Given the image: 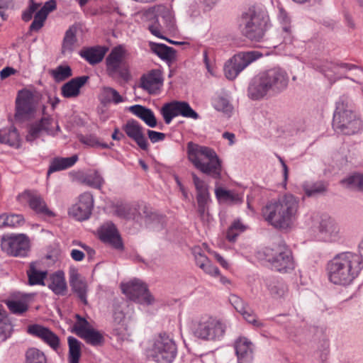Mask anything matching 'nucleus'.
<instances>
[{
  "label": "nucleus",
  "mask_w": 363,
  "mask_h": 363,
  "mask_svg": "<svg viewBox=\"0 0 363 363\" xmlns=\"http://www.w3.org/2000/svg\"><path fill=\"white\" fill-rule=\"evenodd\" d=\"M160 112L166 124H169L172 119L178 116L195 120L199 118V115L190 106L189 104L182 101H172L164 104Z\"/></svg>",
  "instance_id": "obj_15"
},
{
  "label": "nucleus",
  "mask_w": 363,
  "mask_h": 363,
  "mask_svg": "<svg viewBox=\"0 0 363 363\" xmlns=\"http://www.w3.org/2000/svg\"><path fill=\"white\" fill-rule=\"evenodd\" d=\"M47 17L48 16L44 11L40 10L37 11L34 16L33 22L30 25V30L38 31L43 26L44 22L45 21Z\"/></svg>",
  "instance_id": "obj_55"
},
{
  "label": "nucleus",
  "mask_w": 363,
  "mask_h": 363,
  "mask_svg": "<svg viewBox=\"0 0 363 363\" xmlns=\"http://www.w3.org/2000/svg\"><path fill=\"white\" fill-rule=\"evenodd\" d=\"M106 53V50L102 47H91L82 50L80 56L85 59L90 65H96L102 61Z\"/></svg>",
  "instance_id": "obj_36"
},
{
  "label": "nucleus",
  "mask_w": 363,
  "mask_h": 363,
  "mask_svg": "<svg viewBox=\"0 0 363 363\" xmlns=\"http://www.w3.org/2000/svg\"><path fill=\"white\" fill-rule=\"evenodd\" d=\"M123 130L128 138L132 139L143 150H147L148 148V142L143 133V128L135 120H128L126 123L123 125Z\"/></svg>",
  "instance_id": "obj_23"
},
{
  "label": "nucleus",
  "mask_w": 363,
  "mask_h": 363,
  "mask_svg": "<svg viewBox=\"0 0 363 363\" xmlns=\"http://www.w3.org/2000/svg\"><path fill=\"white\" fill-rule=\"evenodd\" d=\"M1 250L13 257H25L30 250V240L26 234L4 235L1 240Z\"/></svg>",
  "instance_id": "obj_12"
},
{
  "label": "nucleus",
  "mask_w": 363,
  "mask_h": 363,
  "mask_svg": "<svg viewBox=\"0 0 363 363\" xmlns=\"http://www.w3.org/2000/svg\"><path fill=\"white\" fill-rule=\"evenodd\" d=\"M303 189L308 196H313L318 194L324 192L326 189L325 186L322 182H316L313 184H305Z\"/></svg>",
  "instance_id": "obj_56"
},
{
  "label": "nucleus",
  "mask_w": 363,
  "mask_h": 363,
  "mask_svg": "<svg viewBox=\"0 0 363 363\" xmlns=\"http://www.w3.org/2000/svg\"><path fill=\"white\" fill-rule=\"evenodd\" d=\"M77 323L74 325V331L88 344L99 346L104 343V337L98 330L91 328L89 322L79 315H76Z\"/></svg>",
  "instance_id": "obj_16"
},
{
  "label": "nucleus",
  "mask_w": 363,
  "mask_h": 363,
  "mask_svg": "<svg viewBox=\"0 0 363 363\" xmlns=\"http://www.w3.org/2000/svg\"><path fill=\"white\" fill-rule=\"evenodd\" d=\"M25 363H48V359L43 351L30 347L25 353Z\"/></svg>",
  "instance_id": "obj_43"
},
{
  "label": "nucleus",
  "mask_w": 363,
  "mask_h": 363,
  "mask_svg": "<svg viewBox=\"0 0 363 363\" xmlns=\"http://www.w3.org/2000/svg\"><path fill=\"white\" fill-rule=\"evenodd\" d=\"M147 135L152 143H155L164 140L166 135L163 133L157 132L152 130H147Z\"/></svg>",
  "instance_id": "obj_63"
},
{
  "label": "nucleus",
  "mask_w": 363,
  "mask_h": 363,
  "mask_svg": "<svg viewBox=\"0 0 363 363\" xmlns=\"http://www.w3.org/2000/svg\"><path fill=\"white\" fill-rule=\"evenodd\" d=\"M326 270L328 272H360L363 270V258L359 253L342 252L328 262Z\"/></svg>",
  "instance_id": "obj_6"
},
{
  "label": "nucleus",
  "mask_w": 363,
  "mask_h": 363,
  "mask_svg": "<svg viewBox=\"0 0 363 363\" xmlns=\"http://www.w3.org/2000/svg\"><path fill=\"white\" fill-rule=\"evenodd\" d=\"M121 289L130 300L145 305H152L155 298L147 289V286L140 279H134L121 283Z\"/></svg>",
  "instance_id": "obj_11"
},
{
  "label": "nucleus",
  "mask_w": 363,
  "mask_h": 363,
  "mask_svg": "<svg viewBox=\"0 0 363 363\" xmlns=\"http://www.w3.org/2000/svg\"><path fill=\"white\" fill-rule=\"evenodd\" d=\"M193 253L195 257L196 265L205 271L206 269V267L208 266L210 262L208 257L201 252V250L199 247H194L193 249Z\"/></svg>",
  "instance_id": "obj_57"
},
{
  "label": "nucleus",
  "mask_w": 363,
  "mask_h": 363,
  "mask_svg": "<svg viewBox=\"0 0 363 363\" xmlns=\"http://www.w3.org/2000/svg\"><path fill=\"white\" fill-rule=\"evenodd\" d=\"M191 175L196 191V197L210 196L208 186L206 182L200 179L194 172H192Z\"/></svg>",
  "instance_id": "obj_51"
},
{
  "label": "nucleus",
  "mask_w": 363,
  "mask_h": 363,
  "mask_svg": "<svg viewBox=\"0 0 363 363\" xmlns=\"http://www.w3.org/2000/svg\"><path fill=\"white\" fill-rule=\"evenodd\" d=\"M268 290L272 298L278 299L285 296L287 292L286 285L279 281H273L267 285Z\"/></svg>",
  "instance_id": "obj_46"
},
{
  "label": "nucleus",
  "mask_w": 363,
  "mask_h": 363,
  "mask_svg": "<svg viewBox=\"0 0 363 363\" xmlns=\"http://www.w3.org/2000/svg\"><path fill=\"white\" fill-rule=\"evenodd\" d=\"M303 221L306 226H311L314 240L327 244H338L344 240V233L340 223L328 213H306Z\"/></svg>",
  "instance_id": "obj_1"
},
{
  "label": "nucleus",
  "mask_w": 363,
  "mask_h": 363,
  "mask_svg": "<svg viewBox=\"0 0 363 363\" xmlns=\"http://www.w3.org/2000/svg\"><path fill=\"white\" fill-rule=\"evenodd\" d=\"M28 284L45 286L48 274H28Z\"/></svg>",
  "instance_id": "obj_58"
},
{
  "label": "nucleus",
  "mask_w": 363,
  "mask_h": 363,
  "mask_svg": "<svg viewBox=\"0 0 363 363\" xmlns=\"http://www.w3.org/2000/svg\"><path fill=\"white\" fill-rule=\"evenodd\" d=\"M272 95L283 91L288 86L289 76L286 72L280 67H274L262 72Z\"/></svg>",
  "instance_id": "obj_17"
},
{
  "label": "nucleus",
  "mask_w": 363,
  "mask_h": 363,
  "mask_svg": "<svg viewBox=\"0 0 363 363\" xmlns=\"http://www.w3.org/2000/svg\"><path fill=\"white\" fill-rule=\"evenodd\" d=\"M50 74L56 82H61L72 76V71L69 65H59L50 70Z\"/></svg>",
  "instance_id": "obj_45"
},
{
  "label": "nucleus",
  "mask_w": 363,
  "mask_h": 363,
  "mask_svg": "<svg viewBox=\"0 0 363 363\" xmlns=\"http://www.w3.org/2000/svg\"><path fill=\"white\" fill-rule=\"evenodd\" d=\"M267 94L272 95V92L263 75L260 73L250 82L247 95L252 100H259Z\"/></svg>",
  "instance_id": "obj_28"
},
{
  "label": "nucleus",
  "mask_w": 363,
  "mask_h": 363,
  "mask_svg": "<svg viewBox=\"0 0 363 363\" xmlns=\"http://www.w3.org/2000/svg\"><path fill=\"white\" fill-rule=\"evenodd\" d=\"M215 194L220 203L232 206L239 205L243 202V196L241 194L222 187L216 188Z\"/></svg>",
  "instance_id": "obj_33"
},
{
  "label": "nucleus",
  "mask_w": 363,
  "mask_h": 363,
  "mask_svg": "<svg viewBox=\"0 0 363 363\" xmlns=\"http://www.w3.org/2000/svg\"><path fill=\"white\" fill-rule=\"evenodd\" d=\"M229 301L247 323L256 328H262L264 326V323L257 319V315L250 308L248 303L245 302L240 297L235 294H231L229 296Z\"/></svg>",
  "instance_id": "obj_20"
},
{
  "label": "nucleus",
  "mask_w": 363,
  "mask_h": 363,
  "mask_svg": "<svg viewBox=\"0 0 363 363\" xmlns=\"http://www.w3.org/2000/svg\"><path fill=\"white\" fill-rule=\"evenodd\" d=\"M226 326L223 321L211 316H203L194 325V334L204 340H219L225 334Z\"/></svg>",
  "instance_id": "obj_7"
},
{
  "label": "nucleus",
  "mask_w": 363,
  "mask_h": 363,
  "mask_svg": "<svg viewBox=\"0 0 363 363\" xmlns=\"http://www.w3.org/2000/svg\"><path fill=\"white\" fill-rule=\"evenodd\" d=\"M17 199L21 203H28L30 208L37 214L47 218L55 216V213L50 211L40 195L26 190L19 194Z\"/></svg>",
  "instance_id": "obj_19"
},
{
  "label": "nucleus",
  "mask_w": 363,
  "mask_h": 363,
  "mask_svg": "<svg viewBox=\"0 0 363 363\" xmlns=\"http://www.w3.org/2000/svg\"><path fill=\"white\" fill-rule=\"evenodd\" d=\"M18 141V133L15 127L0 130V143L15 145Z\"/></svg>",
  "instance_id": "obj_44"
},
{
  "label": "nucleus",
  "mask_w": 363,
  "mask_h": 363,
  "mask_svg": "<svg viewBox=\"0 0 363 363\" xmlns=\"http://www.w3.org/2000/svg\"><path fill=\"white\" fill-rule=\"evenodd\" d=\"M67 341L69 346V363H79L81 357L82 342L72 336L68 337Z\"/></svg>",
  "instance_id": "obj_41"
},
{
  "label": "nucleus",
  "mask_w": 363,
  "mask_h": 363,
  "mask_svg": "<svg viewBox=\"0 0 363 363\" xmlns=\"http://www.w3.org/2000/svg\"><path fill=\"white\" fill-rule=\"evenodd\" d=\"M341 184L346 185L347 187H354L359 191H363V174L354 173L341 180Z\"/></svg>",
  "instance_id": "obj_52"
},
{
  "label": "nucleus",
  "mask_w": 363,
  "mask_h": 363,
  "mask_svg": "<svg viewBox=\"0 0 363 363\" xmlns=\"http://www.w3.org/2000/svg\"><path fill=\"white\" fill-rule=\"evenodd\" d=\"M98 233L99 239L103 242L110 245L116 250H122L123 249L121 235L113 223L109 222L101 225Z\"/></svg>",
  "instance_id": "obj_22"
},
{
  "label": "nucleus",
  "mask_w": 363,
  "mask_h": 363,
  "mask_svg": "<svg viewBox=\"0 0 363 363\" xmlns=\"http://www.w3.org/2000/svg\"><path fill=\"white\" fill-rule=\"evenodd\" d=\"M159 18L162 19V24L151 26V33L159 38H164L162 33L166 30H173L175 28V20L172 11L164 6L157 8Z\"/></svg>",
  "instance_id": "obj_21"
},
{
  "label": "nucleus",
  "mask_w": 363,
  "mask_h": 363,
  "mask_svg": "<svg viewBox=\"0 0 363 363\" xmlns=\"http://www.w3.org/2000/svg\"><path fill=\"white\" fill-rule=\"evenodd\" d=\"M125 50L121 45L114 48L106 58L108 74L113 77L118 74L123 79H128V67L124 60Z\"/></svg>",
  "instance_id": "obj_14"
},
{
  "label": "nucleus",
  "mask_w": 363,
  "mask_h": 363,
  "mask_svg": "<svg viewBox=\"0 0 363 363\" xmlns=\"http://www.w3.org/2000/svg\"><path fill=\"white\" fill-rule=\"evenodd\" d=\"M29 1L30 5L28 8L22 13V19L26 22H28L32 19L33 13L40 6V4L35 3L34 0H29Z\"/></svg>",
  "instance_id": "obj_60"
},
{
  "label": "nucleus",
  "mask_w": 363,
  "mask_h": 363,
  "mask_svg": "<svg viewBox=\"0 0 363 363\" xmlns=\"http://www.w3.org/2000/svg\"><path fill=\"white\" fill-rule=\"evenodd\" d=\"M86 75L77 77L65 83L61 88L62 95L65 98L77 96L80 93V88L89 80Z\"/></svg>",
  "instance_id": "obj_30"
},
{
  "label": "nucleus",
  "mask_w": 363,
  "mask_h": 363,
  "mask_svg": "<svg viewBox=\"0 0 363 363\" xmlns=\"http://www.w3.org/2000/svg\"><path fill=\"white\" fill-rule=\"evenodd\" d=\"M333 127L336 132L345 135H353L362 129V121L353 111L352 104L345 96H341L336 103Z\"/></svg>",
  "instance_id": "obj_5"
},
{
  "label": "nucleus",
  "mask_w": 363,
  "mask_h": 363,
  "mask_svg": "<svg viewBox=\"0 0 363 363\" xmlns=\"http://www.w3.org/2000/svg\"><path fill=\"white\" fill-rule=\"evenodd\" d=\"M52 123L53 118L48 116L31 124L29 127L28 133L26 135V140L33 142L41 135L43 131L45 132L48 135H55L53 128L51 127Z\"/></svg>",
  "instance_id": "obj_27"
},
{
  "label": "nucleus",
  "mask_w": 363,
  "mask_h": 363,
  "mask_svg": "<svg viewBox=\"0 0 363 363\" xmlns=\"http://www.w3.org/2000/svg\"><path fill=\"white\" fill-rule=\"evenodd\" d=\"M79 140L88 146L90 147H97V145L99 144V141L96 135L90 134V135H81L79 136Z\"/></svg>",
  "instance_id": "obj_61"
},
{
  "label": "nucleus",
  "mask_w": 363,
  "mask_h": 363,
  "mask_svg": "<svg viewBox=\"0 0 363 363\" xmlns=\"http://www.w3.org/2000/svg\"><path fill=\"white\" fill-rule=\"evenodd\" d=\"M83 183L95 189H100L104 183V179L99 172L93 171L86 174L82 179Z\"/></svg>",
  "instance_id": "obj_50"
},
{
  "label": "nucleus",
  "mask_w": 363,
  "mask_h": 363,
  "mask_svg": "<svg viewBox=\"0 0 363 363\" xmlns=\"http://www.w3.org/2000/svg\"><path fill=\"white\" fill-rule=\"evenodd\" d=\"M129 110L134 115L143 120L149 127L155 128L157 125V119L151 109L142 105L136 104L131 106Z\"/></svg>",
  "instance_id": "obj_35"
},
{
  "label": "nucleus",
  "mask_w": 363,
  "mask_h": 363,
  "mask_svg": "<svg viewBox=\"0 0 363 363\" xmlns=\"http://www.w3.org/2000/svg\"><path fill=\"white\" fill-rule=\"evenodd\" d=\"M177 352L174 341L166 334H160L147 352V357L157 363H171Z\"/></svg>",
  "instance_id": "obj_8"
},
{
  "label": "nucleus",
  "mask_w": 363,
  "mask_h": 363,
  "mask_svg": "<svg viewBox=\"0 0 363 363\" xmlns=\"http://www.w3.org/2000/svg\"><path fill=\"white\" fill-rule=\"evenodd\" d=\"M163 79L162 72L159 69H152L147 75H143L140 79L141 87L152 94L162 84Z\"/></svg>",
  "instance_id": "obj_32"
},
{
  "label": "nucleus",
  "mask_w": 363,
  "mask_h": 363,
  "mask_svg": "<svg viewBox=\"0 0 363 363\" xmlns=\"http://www.w3.org/2000/svg\"><path fill=\"white\" fill-rule=\"evenodd\" d=\"M45 286L57 296H65L67 291L64 274H48Z\"/></svg>",
  "instance_id": "obj_31"
},
{
  "label": "nucleus",
  "mask_w": 363,
  "mask_h": 363,
  "mask_svg": "<svg viewBox=\"0 0 363 363\" xmlns=\"http://www.w3.org/2000/svg\"><path fill=\"white\" fill-rule=\"evenodd\" d=\"M151 50L160 59L170 62L175 59L176 50L171 47L162 43H150Z\"/></svg>",
  "instance_id": "obj_38"
},
{
  "label": "nucleus",
  "mask_w": 363,
  "mask_h": 363,
  "mask_svg": "<svg viewBox=\"0 0 363 363\" xmlns=\"http://www.w3.org/2000/svg\"><path fill=\"white\" fill-rule=\"evenodd\" d=\"M294 208L295 197L292 194H286L278 201L267 202L262 209V215L274 228L286 229L291 223Z\"/></svg>",
  "instance_id": "obj_3"
},
{
  "label": "nucleus",
  "mask_w": 363,
  "mask_h": 363,
  "mask_svg": "<svg viewBox=\"0 0 363 363\" xmlns=\"http://www.w3.org/2000/svg\"><path fill=\"white\" fill-rule=\"evenodd\" d=\"M28 333L42 340L54 350H57L59 348L60 339L49 328L38 324H33L28 327Z\"/></svg>",
  "instance_id": "obj_24"
},
{
  "label": "nucleus",
  "mask_w": 363,
  "mask_h": 363,
  "mask_svg": "<svg viewBox=\"0 0 363 363\" xmlns=\"http://www.w3.org/2000/svg\"><path fill=\"white\" fill-rule=\"evenodd\" d=\"M56 9V2L55 0H50L45 3L43 6L40 9L44 11L48 16L50 12L54 11Z\"/></svg>",
  "instance_id": "obj_64"
},
{
  "label": "nucleus",
  "mask_w": 363,
  "mask_h": 363,
  "mask_svg": "<svg viewBox=\"0 0 363 363\" xmlns=\"http://www.w3.org/2000/svg\"><path fill=\"white\" fill-rule=\"evenodd\" d=\"M77 274H72L71 285L75 293H77L79 298L84 303H87L86 300V284L85 282L80 280H74V277Z\"/></svg>",
  "instance_id": "obj_49"
},
{
  "label": "nucleus",
  "mask_w": 363,
  "mask_h": 363,
  "mask_svg": "<svg viewBox=\"0 0 363 363\" xmlns=\"http://www.w3.org/2000/svg\"><path fill=\"white\" fill-rule=\"evenodd\" d=\"M8 308L13 314H22L28 311V305L21 301H7L6 302Z\"/></svg>",
  "instance_id": "obj_54"
},
{
  "label": "nucleus",
  "mask_w": 363,
  "mask_h": 363,
  "mask_svg": "<svg viewBox=\"0 0 363 363\" xmlns=\"http://www.w3.org/2000/svg\"><path fill=\"white\" fill-rule=\"evenodd\" d=\"M328 277L335 285L347 286L352 283L356 276L354 274H328Z\"/></svg>",
  "instance_id": "obj_48"
},
{
  "label": "nucleus",
  "mask_w": 363,
  "mask_h": 363,
  "mask_svg": "<svg viewBox=\"0 0 363 363\" xmlns=\"http://www.w3.org/2000/svg\"><path fill=\"white\" fill-rule=\"evenodd\" d=\"M264 253L272 266V270L281 272L293 269L292 252L284 243L281 242L273 247H267Z\"/></svg>",
  "instance_id": "obj_9"
},
{
  "label": "nucleus",
  "mask_w": 363,
  "mask_h": 363,
  "mask_svg": "<svg viewBox=\"0 0 363 363\" xmlns=\"http://www.w3.org/2000/svg\"><path fill=\"white\" fill-rule=\"evenodd\" d=\"M94 207V197L90 192L79 196L78 202L69 209V214L79 221L89 218Z\"/></svg>",
  "instance_id": "obj_18"
},
{
  "label": "nucleus",
  "mask_w": 363,
  "mask_h": 363,
  "mask_svg": "<svg viewBox=\"0 0 363 363\" xmlns=\"http://www.w3.org/2000/svg\"><path fill=\"white\" fill-rule=\"evenodd\" d=\"M23 223V216L20 214H11L10 216L2 214L0 216V228L6 226L16 227L22 225Z\"/></svg>",
  "instance_id": "obj_47"
},
{
  "label": "nucleus",
  "mask_w": 363,
  "mask_h": 363,
  "mask_svg": "<svg viewBox=\"0 0 363 363\" xmlns=\"http://www.w3.org/2000/svg\"><path fill=\"white\" fill-rule=\"evenodd\" d=\"M15 119L24 121L30 119L35 113L37 101L33 93L28 89L18 91L16 98Z\"/></svg>",
  "instance_id": "obj_13"
},
{
  "label": "nucleus",
  "mask_w": 363,
  "mask_h": 363,
  "mask_svg": "<svg viewBox=\"0 0 363 363\" xmlns=\"http://www.w3.org/2000/svg\"><path fill=\"white\" fill-rule=\"evenodd\" d=\"M238 363H252L254 359V344L245 337H238L234 344Z\"/></svg>",
  "instance_id": "obj_26"
},
{
  "label": "nucleus",
  "mask_w": 363,
  "mask_h": 363,
  "mask_svg": "<svg viewBox=\"0 0 363 363\" xmlns=\"http://www.w3.org/2000/svg\"><path fill=\"white\" fill-rule=\"evenodd\" d=\"M210 196L208 197H196L198 203V213L201 218H204L205 215L207 214L208 209V203L210 201Z\"/></svg>",
  "instance_id": "obj_59"
},
{
  "label": "nucleus",
  "mask_w": 363,
  "mask_h": 363,
  "mask_svg": "<svg viewBox=\"0 0 363 363\" xmlns=\"http://www.w3.org/2000/svg\"><path fill=\"white\" fill-rule=\"evenodd\" d=\"M101 97L102 103H114L118 104L123 101V98L118 91L110 86H104L102 88Z\"/></svg>",
  "instance_id": "obj_42"
},
{
  "label": "nucleus",
  "mask_w": 363,
  "mask_h": 363,
  "mask_svg": "<svg viewBox=\"0 0 363 363\" xmlns=\"http://www.w3.org/2000/svg\"><path fill=\"white\" fill-rule=\"evenodd\" d=\"M262 54L257 50L239 52L235 54L225 64V77L230 80L235 79L248 65L259 59Z\"/></svg>",
  "instance_id": "obj_10"
},
{
  "label": "nucleus",
  "mask_w": 363,
  "mask_h": 363,
  "mask_svg": "<svg viewBox=\"0 0 363 363\" xmlns=\"http://www.w3.org/2000/svg\"><path fill=\"white\" fill-rule=\"evenodd\" d=\"M215 108L218 110L221 111L223 112L228 113L231 111V106L229 103V101L225 99V98H218L215 101Z\"/></svg>",
  "instance_id": "obj_62"
},
{
  "label": "nucleus",
  "mask_w": 363,
  "mask_h": 363,
  "mask_svg": "<svg viewBox=\"0 0 363 363\" xmlns=\"http://www.w3.org/2000/svg\"><path fill=\"white\" fill-rule=\"evenodd\" d=\"M135 211L133 205L130 204H118L116 206V214L122 218L130 220L134 218L133 212Z\"/></svg>",
  "instance_id": "obj_53"
},
{
  "label": "nucleus",
  "mask_w": 363,
  "mask_h": 363,
  "mask_svg": "<svg viewBox=\"0 0 363 363\" xmlns=\"http://www.w3.org/2000/svg\"><path fill=\"white\" fill-rule=\"evenodd\" d=\"M269 16L264 7L254 4L249 6L241 16L242 34L251 41H261L265 34Z\"/></svg>",
  "instance_id": "obj_4"
},
{
  "label": "nucleus",
  "mask_w": 363,
  "mask_h": 363,
  "mask_svg": "<svg viewBox=\"0 0 363 363\" xmlns=\"http://www.w3.org/2000/svg\"><path fill=\"white\" fill-rule=\"evenodd\" d=\"M186 150L188 159L196 169L212 179H220L222 162L213 149L189 142Z\"/></svg>",
  "instance_id": "obj_2"
},
{
  "label": "nucleus",
  "mask_w": 363,
  "mask_h": 363,
  "mask_svg": "<svg viewBox=\"0 0 363 363\" xmlns=\"http://www.w3.org/2000/svg\"><path fill=\"white\" fill-rule=\"evenodd\" d=\"M78 160V156L74 155L69 157H57L52 160L48 170V175L50 174L66 169L72 167Z\"/></svg>",
  "instance_id": "obj_39"
},
{
  "label": "nucleus",
  "mask_w": 363,
  "mask_h": 363,
  "mask_svg": "<svg viewBox=\"0 0 363 363\" xmlns=\"http://www.w3.org/2000/svg\"><path fill=\"white\" fill-rule=\"evenodd\" d=\"M278 19L282 26V30L284 33L283 36L284 43L285 45L286 55H293L294 54V44L293 38L290 35L291 31V18L289 16L288 13L282 6H279Z\"/></svg>",
  "instance_id": "obj_29"
},
{
  "label": "nucleus",
  "mask_w": 363,
  "mask_h": 363,
  "mask_svg": "<svg viewBox=\"0 0 363 363\" xmlns=\"http://www.w3.org/2000/svg\"><path fill=\"white\" fill-rule=\"evenodd\" d=\"M77 28L75 26H70L65 32L62 45V52H72L74 50V45L77 42Z\"/></svg>",
  "instance_id": "obj_40"
},
{
  "label": "nucleus",
  "mask_w": 363,
  "mask_h": 363,
  "mask_svg": "<svg viewBox=\"0 0 363 363\" xmlns=\"http://www.w3.org/2000/svg\"><path fill=\"white\" fill-rule=\"evenodd\" d=\"M61 252L58 247H54L40 259L30 264V269L26 272H48V268L59 262Z\"/></svg>",
  "instance_id": "obj_25"
},
{
  "label": "nucleus",
  "mask_w": 363,
  "mask_h": 363,
  "mask_svg": "<svg viewBox=\"0 0 363 363\" xmlns=\"http://www.w3.org/2000/svg\"><path fill=\"white\" fill-rule=\"evenodd\" d=\"M112 329L118 336H125L128 331L125 315L118 308L115 309L113 313Z\"/></svg>",
  "instance_id": "obj_37"
},
{
  "label": "nucleus",
  "mask_w": 363,
  "mask_h": 363,
  "mask_svg": "<svg viewBox=\"0 0 363 363\" xmlns=\"http://www.w3.org/2000/svg\"><path fill=\"white\" fill-rule=\"evenodd\" d=\"M344 69L345 70L358 69L360 72H363L362 68L349 63H334V62H326L325 65H321L319 67L320 72H323L326 77L330 80H332L333 75L328 73L331 72L334 75L340 74V70Z\"/></svg>",
  "instance_id": "obj_34"
}]
</instances>
